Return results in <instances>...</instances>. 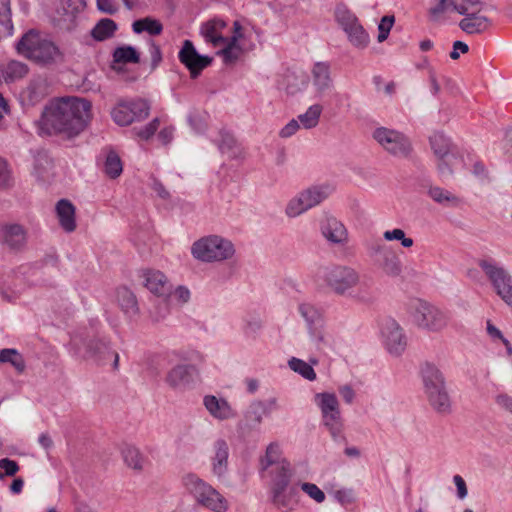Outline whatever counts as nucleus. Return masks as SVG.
Segmentation results:
<instances>
[{
	"mask_svg": "<svg viewBox=\"0 0 512 512\" xmlns=\"http://www.w3.org/2000/svg\"><path fill=\"white\" fill-rule=\"evenodd\" d=\"M322 106L314 104L310 106L304 114L298 116V119L305 129H311L318 125L322 113Z\"/></svg>",
	"mask_w": 512,
	"mask_h": 512,
	"instance_id": "a19ab883",
	"label": "nucleus"
},
{
	"mask_svg": "<svg viewBox=\"0 0 512 512\" xmlns=\"http://www.w3.org/2000/svg\"><path fill=\"white\" fill-rule=\"evenodd\" d=\"M381 336L387 351L400 356L407 347V337L403 328L393 318H385L381 323Z\"/></svg>",
	"mask_w": 512,
	"mask_h": 512,
	"instance_id": "2eb2a0df",
	"label": "nucleus"
},
{
	"mask_svg": "<svg viewBox=\"0 0 512 512\" xmlns=\"http://www.w3.org/2000/svg\"><path fill=\"white\" fill-rule=\"evenodd\" d=\"M293 469L289 462H282L276 474L272 476L271 501L282 512L294 511L299 504V491L290 486Z\"/></svg>",
	"mask_w": 512,
	"mask_h": 512,
	"instance_id": "39448f33",
	"label": "nucleus"
},
{
	"mask_svg": "<svg viewBox=\"0 0 512 512\" xmlns=\"http://www.w3.org/2000/svg\"><path fill=\"white\" fill-rule=\"evenodd\" d=\"M322 234L324 237L335 244H344L347 241V230L344 225L336 218H327L322 225Z\"/></svg>",
	"mask_w": 512,
	"mask_h": 512,
	"instance_id": "cd10ccee",
	"label": "nucleus"
},
{
	"mask_svg": "<svg viewBox=\"0 0 512 512\" xmlns=\"http://www.w3.org/2000/svg\"><path fill=\"white\" fill-rule=\"evenodd\" d=\"M222 48L217 52V55H220L223 59V62L226 65H232L236 63L242 54V48L238 44V36L237 37H229L225 44L221 46Z\"/></svg>",
	"mask_w": 512,
	"mask_h": 512,
	"instance_id": "7c9ffc66",
	"label": "nucleus"
},
{
	"mask_svg": "<svg viewBox=\"0 0 512 512\" xmlns=\"http://www.w3.org/2000/svg\"><path fill=\"white\" fill-rule=\"evenodd\" d=\"M394 16H389V15H386L384 17H382L379 25H378V30H379V34H378V42H383L385 41L387 38H388V35H389V32L391 30V28L393 27V24H394Z\"/></svg>",
	"mask_w": 512,
	"mask_h": 512,
	"instance_id": "5fc2aeb1",
	"label": "nucleus"
},
{
	"mask_svg": "<svg viewBox=\"0 0 512 512\" xmlns=\"http://www.w3.org/2000/svg\"><path fill=\"white\" fill-rule=\"evenodd\" d=\"M0 469L4 470L6 476H14L20 467L15 460L9 458L0 459Z\"/></svg>",
	"mask_w": 512,
	"mask_h": 512,
	"instance_id": "13d9d810",
	"label": "nucleus"
},
{
	"mask_svg": "<svg viewBox=\"0 0 512 512\" xmlns=\"http://www.w3.org/2000/svg\"><path fill=\"white\" fill-rule=\"evenodd\" d=\"M280 456L281 450L279 445L276 443H271L266 449L265 456L261 459L263 469H267L268 467L275 465V468L272 471L274 476L279 468V465L282 462H288L285 459H280Z\"/></svg>",
	"mask_w": 512,
	"mask_h": 512,
	"instance_id": "e433bc0d",
	"label": "nucleus"
},
{
	"mask_svg": "<svg viewBox=\"0 0 512 512\" xmlns=\"http://www.w3.org/2000/svg\"><path fill=\"white\" fill-rule=\"evenodd\" d=\"M229 446L224 439H218L213 444V455L211 456L212 472L222 477L228 468Z\"/></svg>",
	"mask_w": 512,
	"mask_h": 512,
	"instance_id": "5701e85b",
	"label": "nucleus"
},
{
	"mask_svg": "<svg viewBox=\"0 0 512 512\" xmlns=\"http://www.w3.org/2000/svg\"><path fill=\"white\" fill-rule=\"evenodd\" d=\"M288 365L291 370L300 374L305 379L310 380V381H313L316 379V373H315L313 367L310 364H308L307 362H305L301 359L292 357L289 360Z\"/></svg>",
	"mask_w": 512,
	"mask_h": 512,
	"instance_id": "79ce46f5",
	"label": "nucleus"
},
{
	"mask_svg": "<svg viewBox=\"0 0 512 512\" xmlns=\"http://www.w3.org/2000/svg\"><path fill=\"white\" fill-rule=\"evenodd\" d=\"M329 193L330 188L328 186H313L301 192L300 195L310 209L326 199Z\"/></svg>",
	"mask_w": 512,
	"mask_h": 512,
	"instance_id": "f704fd0d",
	"label": "nucleus"
},
{
	"mask_svg": "<svg viewBox=\"0 0 512 512\" xmlns=\"http://www.w3.org/2000/svg\"><path fill=\"white\" fill-rule=\"evenodd\" d=\"M265 413V407L262 402H254L250 405L247 413L246 419L249 422H253L254 424H260L262 422V416Z\"/></svg>",
	"mask_w": 512,
	"mask_h": 512,
	"instance_id": "603ef678",
	"label": "nucleus"
},
{
	"mask_svg": "<svg viewBox=\"0 0 512 512\" xmlns=\"http://www.w3.org/2000/svg\"><path fill=\"white\" fill-rule=\"evenodd\" d=\"M299 128H300L299 122L295 119H292L280 130L279 136L282 138L291 137L298 131Z\"/></svg>",
	"mask_w": 512,
	"mask_h": 512,
	"instance_id": "680f3d73",
	"label": "nucleus"
},
{
	"mask_svg": "<svg viewBox=\"0 0 512 512\" xmlns=\"http://www.w3.org/2000/svg\"><path fill=\"white\" fill-rule=\"evenodd\" d=\"M97 8L106 14L113 15L117 12L118 7L114 0H97Z\"/></svg>",
	"mask_w": 512,
	"mask_h": 512,
	"instance_id": "052dcab7",
	"label": "nucleus"
},
{
	"mask_svg": "<svg viewBox=\"0 0 512 512\" xmlns=\"http://www.w3.org/2000/svg\"><path fill=\"white\" fill-rule=\"evenodd\" d=\"M117 29L116 23L109 18L101 19L91 30V36L97 41L111 38Z\"/></svg>",
	"mask_w": 512,
	"mask_h": 512,
	"instance_id": "c9c22d12",
	"label": "nucleus"
},
{
	"mask_svg": "<svg viewBox=\"0 0 512 512\" xmlns=\"http://www.w3.org/2000/svg\"><path fill=\"white\" fill-rule=\"evenodd\" d=\"M174 127L173 126H165L159 130L158 139L162 144L167 145L173 139Z\"/></svg>",
	"mask_w": 512,
	"mask_h": 512,
	"instance_id": "e2e57ef3",
	"label": "nucleus"
},
{
	"mask_svg": "<svg viewBox=\"0 0 512 512\" xmlns=\"http://www.w3.org/2000/svg\"><path fill=\"white\" fill-rule=\"evenodd\" d=\"M383 237L387 241H401L402 246L405 248H409L414 244L413 239L406 237L405 232L400 228L385 231Z\"/></svg>",
	"mask_w": 512,
	"mask_h": 512,
	"instance_id": "09e8293b",
	"label": "nucleus"
},
{
	"mask_svg": "<svg viewBox=\"0 0 512 512\" xmlns=\"http://www.w3.org/2000/svg\"><path fill=\"white\" fill-rule=\"evenodd\" d=\"M85 7L86 3L84 0H60L57 9L59 21L66 23V29H71L77 15L81 13Z\"/></svg>",
	"mask_w": 512,
	"mask_h": 512,
	"instance_id": "b1692460",
	"label": "nucleus"
},
{
	"mask_svg": "<svg viewBox=\"0 0 512 512\" xmlns=\"http://www.w3.org/2000/svg\"><path fill=\"white\" fill-rule=\"evenodd\" d=\"M30 101L38 102L46 95V84L43 80H35L27 88Z\"/></svg>",
	"mask_w": 512,
	"mask_h": 512,
	"instance_id": "de8ad7c7",
	"label": "nucleus"
},
{
	"mask_svg": "<svg viewBox=\"0 0 512 512\" xmlns=\"http://www.w3.org/2000/svg\"><path fill=\"white\" fill-rule=\"evenodd\" d=\"M390 246L386 245L380 240L371 242L368 246V253L371 259L374 261L376 258L384 254Z\"/></svg>",
	"mask_w": 512,
	"mask_h": 512,
	"instance_id": "6e6d98bb",
	"label": "nucleus"
},
{
	"mask_svg": "<svg viewBox=\"0 0 512 512\" xmlns=\"http://www.w3.org/2000/svg\"><path fill=\"white\" fill-rule=\"evenodd\" d=\"M149 53L151 57V68L155 69L162 61V52L160 46L154 41L150 42Z\"/></svg>",
	"mask_w": 512,
	"mask_h": 512,
	"instance_id": "bf43d9fd",
	"label": "nucleus"
},
{
	"mask_svg": "<svg viewBox=\"0 0 512 512\" xmlns=\"http://www.w3.org/2000/svg\"><path fill=\"white\" fill-rule=\"evenodd\" d=\"M121 453L126 466L135 472H142L149 463L147 457L135 446L125 445Z\"/></svg>",
	"mask_w": 512,
	"mask_h": 512,
	"instance_id": "c85d7f7f",
	"label": "nucleus"
},
{
	"mask_svg": "<svg viewBox=\"0 0 512 512\" xmlns=\"http://www.w3.org/2000/svg\"><path fill=\"white\" fill-rule=\"evenodd\" d=\"M306 204L307 203L305 202V200L299 194L297 197L289 201L286 207V214L289 217H296L309 209V207L306 206Z\"/></svg>",
	"mask_w": 512,
	"mask_h": 512,
	"instance_id": "8fccbe9b",
	"label": "nucleus"
},
{
	"mask_svg": "<svg viewBox=\"0 0 512 512\" xmlns=\"http://www.w3.org/2000/svg\"><path fill=\"white\" fill-rule=\"evenodd\" d=\"M220 141H219V149L222 153H230L231 156L235 157L237 155V152L235 151L236 147V139L234 136L227 132V131H221L220 132Z\"/></svg>",
	"mask_w": 512,
	"mask_h": 512,
	"instance_id": "49530a36",
	"label": "nucleus"
},
{
	"mask_svg": "<svg viewBox=\"0 0 512 512\" xmlns=\"http://www.w3.org/2000/svg\"><path fill=\"white\" fill-rule=\"evenodd\" d=\"M116 299L121 310L130 318L139 314L136 296L127 287H120L116 291Z\"/></svg>",
	"mask_w": 512,
	"mask_h": 512,
	"instance_id": "c756f323",
	"label": "nucleus"
},
{
	"mask_svg": "<svg viewBox=\"0 0 512 512\" xmlns=\"http://www.w3.org/2000/svg\"><path fill=\"white\" fill-rule=\"evenodd\" d=\"M192 255L203 262L223 261L233 256V244L220 236L212 235L194 242Z\"/></svg>",
	"mask_w": 512,
	"mask_h": 512,
	"instance_id": "0eeeda50",
	"label": "nucleus"
},
{
	"mask_svg": "<svg viewBox=\"0 0 512 512\" xmlns=\"http://www.w3.org/2000/svg\"><path fill=\"white\" fill-rule=\"evenodd\" d=\"M428 195L437 203H457L458 198L452 195L448 190L435 186L428 190Z\"/></svg>",
	"mask_w": 512,
	"mask_h": 512,
	"instance_id": "c03bdc74",
	"label": "nucleus"
},
{
	"mask_svg": "<svg viewBox=\"0 0 512 512\" xmlns=\"http://www.w3.org/2000/svg\"><path fill=\"white\" fill-rule=\"evenodd\" d=\"M161 123L162 119L156 117L144 127L135 128L134 132L139 139L147 141L155 135L156 131L160 128Z\"/></svg>",
	"mask_w": 512,
	"mask_h": 512,
	"instance_id": "a18cd8bd",
	"label": "nucleus"
},
{
	"mask_svg": "<svg viewBox=\"0 0 512 512\" xmlns=\"http://www.w3.org/2000/svg\"><path fill=\"white\" fill-rule=\"evenodd\" d=\"M28 73V66L20 61H9L4 69L3 76L6 82H13L23 78Z\"/></svg>",
	"mask_w": 512,
	"mask_h": 512,
	"instance_id": "58836bf2",
	"label": "nucleus"
},
{
	"mask_svg": "<svg viewBox=\"0 0 512 512\" xmlns=\"http://www.w3.org/2000/svg\"><path fill=\"white\" fill-rule=\"evenodd\" d=\"M56 213L60 226L68 233L76 229L75 207L67 199H61L56 204Z\"/></svg>",
	"mask_w": 512,
	"mask_h": 512,
	"instance_id": "bb28decb",
	"label": "nucleus"
},
{
	"mask_svg": "<svg viewBox=\"0 0 512 512\" xmlns=\"http://www.w3.org/2000/svg\"><path fill=\"white\" fill-rule=\"evenodd\" d=\"M412 315L418 327L434 332L443 330L449 322L446 312L422 300L415 302Z\"/></svg>",
	"mask_w": 512,
	"mask_h": 512,
	"instance_id": "9b49d317",
	"label": "nucleus"
},
{
	"mask_svg": "<svg viewBox=\"0 0 512 512\" xmlns=\"http://www.w3.org/2000/svg\"><path fill=\"white\" fill-rule=\"evenodd\" d=\"M0 363L10 364L18 374L24 373L26 362L23 355L14 348H4L0 350Z\"/></svg>",
	"mask_w": 512,
	"mask_h": 512,
	"instance_id": "2f4dec72",
	"label": "nucleus"
},
{
	"mask_svg": "<svg viewBox=\"0 0 512 512\" xmlns=\"http://www.w3.org/2000/svg\"><path fill=\"white\" fill-rule=\"evenodd\" d=\"M339 393L346 403L351 404L353 402L354 397H355V392L351 386L344 385V386L340 387Z\"/></svg>",
	"mask_w": 512,
	"mask_h": 512,
	"instance_id": "774afa93",
	"label": "nucleus"
},
{
	"mask_svg": "<svg viewBox=\"0 0 512 512\" xmlns=\"http://www.w3.org/2000/svg\"><path fill=\"white\" fill-rule=\"evenodd\" d=\"M430 147L437 158V169L441 174H452L453 166L460 159L451 140L442 133H434L429 138Z\"/></svg>",
	"mask_w": 512,
	"mask_h": 512,
	"instance_id": "f8f14e48",
	"label": "nucleus"
},
{
	"mask_svg": "<svg viewBox=\"0 0 512 512\" xmlns=\"http://www.w3.org/2000/svg\"><path fill=\"white\" fill-rule=\"evenodd\" d=\"M301 489L317 503L324 502L326 498L325 493L316 484L305 482L301 484Z\"/></svg>",
	"mask_w": 512,
	"mask_h": 512,
	"instance_id": "864d4df0",
	"label": "nucleus"
},
{
	"mask_svg": "<svg viewBox=\"0 0 512 512\" xmlns=\"http://www.w3.org/2000/svg\"><path fill=\"white\" fill-rule=\"evenodd\" d=\"M179 60L190 72L191 78H197L201 71L212 63V58L198 54L193 43L185 40L178 54Z\"/></svg>",
	"mask_w": 512,
	"mask_h": 512,
	"instance_id": "dca6fc26",
	"label": "nucleus"
},
{
	"mask_svg": "<svg viewBox=\"0 0 512 512\" xmlns=\"http://www.w3.org/2000/svg\"><path fill=\"white\" fill-rule=\"evenodd\" d=\"M479 267L491 281L496 293L512 307V276L493 259H481Z\"/></svg>",
	"mask_w": 512,
	"mask_h": 512,
	"instance_id": "9d476101",
	"label": "nucleus"
},
{
	"mask_svg": "<svg viewBox=\"0 0 512 512\" xmlns=\"http://www.w3.org/2000/svg\"><path fill=\"white\" fill-rule=\"evenodd\" d=\"M10 172L5 160L0 158V188L6 187L9 183Z\"/></svg>",
	"mask_w": 512,
	"mask_h": 512,
	"instance_id": "69168bd1",
	"label": "nucleus"
},
{
	"mask_svg": "<svg viewBox=\"0 0 512 512\" xmlns=\"http://www.w3.org/2000/svg\"><path fill=\"white\" fill-rule=\"evenodd\" d=\"M373 262L383 273L390 277H397L402 272L400 259L391 247Z\"/></svg>",
	"mask_w": 512,
	"mask_h": 512,
	"instance_id": "393cba45",
	"label": "nucleus"
},
{
	"mask_svg": "<svg viewBox=\"0 0 512 512\" xmlns=\"http://www.w3.org/2000/svg\"><path fill=\"white\" fill-rule=\"evenodd\" d=\"M336 18L344 31L359 22L357 17L345 8H338L336 10Z\"/></svg>",
	"mask_w": 512,
	"mask_h": 512,
	"instance_id": "3c124183",
	"label": "nucleus"
},
{
	"mask_svg": "<svg viewBox=\"0 0 512 512\" xmlns=\"http://www.w3.org/2000/svg\"><path fill=\"white\" fill-rule=\"evenodd\" d=\"M299 312L301 316L305 319V321L309 324L314 323L315 320L318 318V311L314 308V306L310 304H300Z\"/></svg>",
	"mask_w": 512,
	"mask_h": 512,
	"instance_id": "4d7b16f0",
	"label": "nucleus"
},
{
	"mask_svg": "<svg viewBox=\"0 0 512 512\" xmlns=\"http://www.w3.org/2000/svg\"><path fill=\"white\" fill-rule=\"evenodd\" d=\"M453 481L457 487V495L460 499H463L467 496L468 494V490H467V486H466V483L464 481V479L460 476V475H455L453 477Z\"/></svg>",
	"mask_w": 512,
	"mask_h": 512,
	"instance_id": "338daca9",
	"label": "nucleus"
},
{
	"mask_svg": "<svg viewBox=\"0 0 512 512\" xmlns=\"http://www.w3.org/2000/svg\"><path fill=\"white\" fill-rule=\"evenodd\" d=\"M182 484L198 505L213 512H226L228 510L227 499L198 475L194 473L184 475Z\"/></svg>",
	"mask_w": 512,
	"mask_h": 512,
	"instance_id": "423d86ee",
	"label": "nucleus"
},
{
	"mask_svg": "<svg viewBox=\"0 0 512 512\" xmlns=\"http://www.w3.org/2000/svg\"><path fill=\"white\" fill-rule=\"evenodd\" d=\"M150 105L143 99L119 102L111 111L114 122L128 126L135 121H142L149 115Z\"/></svg>",
	"mask_w": 512,
	"mask_h": 512,
	"instance_id": "4468645a",
	"label": "nucleus"
},
{
	"mask_svg": "<svg viewBox=\"0 0 512 512\" xmlns=\"http://www.w3.org/2000/svg\"><path fill=\"white\" fill-rule=\"evenodd\" d=\"M495 401L497 405L512 414V396L505 393L499 394Z\"/></svg>",
	"mask_w": 512,
	"mask_h": 512,
	"instance_id": "0e129e2a",
	"label": "nucleus"
},
{
	"mask_svg": "<svg viewBox=\"0 0 512 512\" xmlns=\"http://www.w3.org/2000/svg\"><path fill=\"white\" fill-rule=\"evenodd\" d=\"M483 7L481 0H436L428 13L432 21H438L446 12H457L464 16L459 28L469 35H476L485 33L492 26L491 19L481 13Z\"/></svg>",
	"mask_w": 512,
	"mask_h": 512,
	"instance_id": "f03ea898",
	"label": "nucleus"
},
{
	"mask_svg": "<svg viewBox=\"0 0 512 512\" xmlns=\"http://www.w3.org/2000/svg\"><path fill=\"white\" fill-rule=\"evenodd\" d=\"M105 173L110 178H117L122 173L123 167L122 162L118 154L114 151H110L107 154L106 161H105Z\"/></svg>",
	"mask_w": 512,
	"mask_h": 512,
	"instance_id": "37998d69",
	"label": "nucleus"
},
{
	"mask_svg": "<svg viewBox=\"0 0 512 512\" xmlns=\"http://www.w3.org/2000/svg\"><path fill=\"white\" fill-rule=\"evenodd\" d=\"M11 0H0V39L13 34Z\"/></svg>",
	"mask_w": 512,
	"mask_h": 512,
	"instance_id": "473e14b6",
	"label": "nucleus"
},
{
	"mask_svg": "<svg viewBox=\"0 0 512 512\" xmlns=\"http://www.w3.org/2000/svg\"><path fill=\"white\" fill-rule=\"evenodd\" d=\"M348 35L350 42L357 48H365L369 43V35L358 22L351 28L345 31Z\"/></svg>",
	"mask_w": 512,
	"mask_h": 512,
	"instance_id": "ea45409f",
	"label": "nucleus"
},
{
	"mask_svg": "<svg viewBox=\"0 0 512 512\" xmlns=\"http://www.w3.org/2000/svg\"><path fill=\"white\" fill-rule=\"evenodd\" d=\"M319 276L337 295H345L360 282L359 273L352 267L332 265L322 268Z\"/></svg>",
	"mask_w": 512,
	"mask_h": 512,
	"instance_id": "6e6552de",
	"label": "nucleus"
},
{
	"mask_svg": "<svg viewBox=\"0 0 512 512\" xmlns=\"http://www.w3.org/2000/svg\"><path fill=\"white\" fill-rule=\"evenodd\" d=\"M88 358L93 359L98 365H106L113 359L112 368L117 370L119 366V354L112 350L109 343L103 339L90 340L87 343Z\"/></svg>",
	"mask_w": 512,
	"mask_h": 512,
	"instance_id": "f3484780",
	"label": "nucleus"
},
{
	"mask_svg": "<svg viewBox=\"0 0 512 512\" xmlns=\"http://www.w3.org/2000/svg\"><path fill=\"white\" fill-rule=\"evenodd\" d=\"M2 238L9 249L19 251L26 245L27 231L19 224L5 225L2 228Z\"/></svg>",
	"mask_w": 512,
	"mask_h": 512,
	"instance_id": "4be33fe9",
	"label": "nucleus"
},
{
	"mask_svg": "<svg viewBox=\"0 0 512 512\" xmlns=\"http://www.w3.org/2000/svg\"><path fill=\"white\" fill-rule=\"evenodd\" d=\"M113 61L115 63L127 64L134 63L137 64L140 61V55L138 51L129 45H123L117 47L113 52Z\"/></svg>",
	"mask_w": 512,
	"mask_h": 512,
	"instance_id": "4c0bfd02",
	"label": "nucleus"
},
{
	"mask_svg": "<svg viewBox=\"0 0 512 512\" xmlns=\"http://www.w3.org/2000/svg\"><path fill=\"white\" fill-rule=\"evenodd\" d=\"M132 29L137 34L147 32L149 35L156 36L162 33L163 25L157 19L145 17L134 21L132 24Z\"/></svg>",
	"mask_w": 512,
	"mask_h": 512,
	"instance_id": "72a5a7b5",
	"label": "nucleus"
},
{
	"mask_svg": "<svg viewBox=\"0 0 512 512\" xmlns=\"http://www.w3.org/2000/svg\"><path fill=\"white\" fill-rule=\"evenodd\" d=\"M312 85L319 96H324L333 88L330 64L316 62L311 69Z\"/></svg>",
	"mask_w": 512,
	"mask_h": 512,
	"instance_id": "aec40b11",
	"label": "nucleus"
},
{
	"mask_svg": "<svg viewBox=\"0 0 512 512\" xmlns=\"http://www.w3.org/2000/svg\"><path fill=\"white\" fill-rule=\"evenodd\" d=\"M17 51L24 57L40 65H51L62 61L63 54L50 40L42 38L35 30H30L17 43Z\"/></svg>",
	"mask_w": 512,
	"mask_h": 512,
	"instance_id": "20e7f679",
	"label": "nucleus"
},
{
	"mask_svg": "<svg viewBox=\"0 0 512 512\" xmlns=\"http://www.w3.org/2000/svg\"><path fill=\"white\" fill-rule=\"evenodd\" d=\"M227 23L219 18L211 19L201 25L200 32L205 41L217 48L225 44L229 36L225 35Z\"/></svg>",
	"mask_w": 512,
	"mask_h": 512,
	"instance_id": "a211bd4d",
	"label": "nucleus"
},
{
	"mask_svg": "<svg viewBox=\"0 0 512 512\" xmlns=\"http://www.w3.org/2000/svg\"><path fill=\"white\" fill-rule=\"evenodd\" d=\"M373 139L390 155L408 158L412 151V142L404 133L387 127H378L372 133Z\"/></svg>",
	"mask_w": 512,
	"mask_h": 512,
	"instance_id": "1a4fd4ad",
	"label": "nucleus"
},
{
	"mask_svg": "<svg viewBox=\"0 0 512 512\" xmlns=\"http://www.w3.org/2000/svg\"><path fill=\"white\" fill-rule=\"evenodd\" d=\"M144 285L153 294L158 296H165L170 292V285L166 276L155 270H147L143 274Z\"/></svg>",
	"mask_w": 512,
	"mask_h": 512,
	"instance_id": "a878e982",
	"label": "nucleus"
},
{
	"mask_svg": "<svg viewBox=\"0 0 512 512\" xmlns=\"http://www.w3.org/2000/svg\"><path fill=\"white\" fill-rule=\"evenodd\" d=\"M91 117V103L77 97H67L51 102L42 112L41 129L48 134L77 136Z\"/></svg>",
	"mask_w": 512,
	"mask_h": 512,
	"instance_id": "f257e3e1",
	"label": "nucleus"
},
{
	"mask_svg": "<svg viewBox=\"0 0 512 512\" xmlns=\"http://www.w3.org/2000/svg\"><path fill=\"white\" fill-rule=\"evenodd\" d=\"M315 402L319 406L324 425L329 429L333 438L340 435L343 427L339 402L333 393H318Z\"/></svg>",
	"mask_w": 512,
	"mask_h": 512,
	"instance_id": "ddd939ff",
	"label": "nucleus"
},
{
	"mask_svg": "<svg viewBox=\"0 0 512 512\" xmlns=\"http://www.w3.org/2000/svg\"><path fill=\"white\" fill-rule=\"evenodd\" d=\"M420 372L424 392L432 409L442 415L450 414L452 401L443 373L437 366L428 362L422 365Z\"/></svg>",
	"mask_w": 512,
	"mask_h": 512,
	"instance_id": "7ed1b4c3",
	"label": "nucleus"
},
{
	"mask_svg": "<svg viewBox=\"0 0 512 512\" xmlns=\"http://www.w3.org/2000/svg\"><path fill=\"white\" fill-rule=\"evenodd\" d=\"M203 404L210 415L218 420H227L236 416L234 409L223 398L207 395L203 399Z\"/></svg>",
	"mask_w": 512,
	"mask_h": 512,
	"instance_id": "412c9836",
	"label": "nucleus"
},
{
	"mask_svg": "<svg viewBox=\"0 0 512 512\" xmlns=\"http://www.w3.org/2000/svg\"><path fill=\"white\" fill-rule=\"evenodd\" d=\"M195 372L192 365H176L167 373L165 381L171 388L183 391L192 384Z\"/></svg>",
	"mask_w": 512,
	"mask_h": 512,
	"instance_id": "6ab92c4d",
	"label": "nucleus"
}]
</instances>
